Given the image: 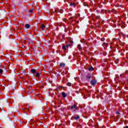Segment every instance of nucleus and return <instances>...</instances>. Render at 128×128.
<instances>
[{"label": "nucleus", "instance_id": "nucleus-20", "mask_svg": "<svg viewBox=\"0 0 128 128\" xmlns=\"http://www.w3.org/2000/svg\"><path fill=\"white\" fill-rule=\"evenodd\" d=\"M124 75V74H120V76H121V78H122Z\"/></svg>", "mask_w": 128, "mask_h": 128}, {"label": "nucleus", "instance_id": "nucleus-2", "mask_svg": "<svg viewBox=\"0 0 128 128\" xmlns=\"http://www.w3.org/2000/svg\"><path fill=\"white\" fill-rule=\"evenodd\" d=\"M92 74H88L86 76V80H90V78H92Z\"/></svg>", "mask_w": 128, "mask_h": 128}, {"label": "nucleus", "instance_id": "nucleus-26", "mask_svg": "<svg viewBox=\"0 0 128 128\" xmlns=\"http://www.w3.org/2000/svg\"><path fill=\"white\" fill-rule=\"evenodd\" d=\"M70 42H72V43H73L74 42H73V40H70Z\"/></svg>", "mask_w": 128, "mask_h": 128}, {"label": "nucleus", "instance_id": "nucleus-10", "mask_svg": "<svg viewBox=\"0 0 128 128\" xmlns=\"http://www.w3.org/2000/svg\"><path fill=\"white\" fill-rule=\"evenodd\" d=\"M39 76H40V72H36V77L39 78Z\"/></svg>", "mask_w": 128, "mask_h": 128}, {"label": "nucleus", "instance_id": "nucleus-31", "mask_svg": "<svg viewBox=\"0 0 128 128\" xmlns=\"http://www.w3.org/2000/svg\"><path fill=\"white\" fill-rule=\"evenodd\" d=\"M66 0H64V2H66Z\"/></svg>", "mask_w": 128, "mask_h": 128}, {"label": "nucleus", "instance_id": "nucleus-19", "mask_svg": "<svg viewBox=\"0 0 128 128\" xmlns=\"http://www.w3.org/2000/svg\"><path fill=\"white\" fill-rule=\"evenodd\" d=\"M116 114H120V112H118V111H116Z\"/></svg>", "mask_w": 128, "mask_h": 128}, {"label": "nucleus", "instance_id": "nucleus-23", "mask_svg": "<svg viewBox=\"0 0 128 128\" xmlns=\"http://www.w3.org/2000/svg\"><path fill=\"white\" fill-rule=\"evenodd\" d=\"M58 12H62L64 10H60Z\"/></svg>", "mask_w": 128, "mask_h": 128}, {"label": "nucleus", "instance_id": "nucleus-16", "mask_svg": "<svg viewBox=\"0 0 128 128\" xmlns=\"http://www.w3.org/2000/svg\"><path fill=\"white\" fill-rule=\"evenodd\" d=\"M46 26H44V24H41V28H45Z\"/></svg>", "mask_w": 128, "mask_h": 128}, {"label": "nucleus", "instance_id": "nucleus-30", "mask_svg": "<svg viewBox=\"0 0 128 128\" xmlns=\"http://www.w3.org/2000/svg\"><path fill=\"white\" fill-rule=\"evenodd\" d=\"M116 60H118V59H117Z\"/></svg>", "mask_w": 128, "mask_h": 128}, {"label": "nucleus", "instance_id": "nucleus-21", "mask_svg": "<svg viewBox=\"0 0 128 128\" xmlns=\"http://www.w3.org/2000/svg\"><path fill=\"white\" fill-rule=\"evenodd\" d=\"M70 46V44H66V48H68V46Z\"/></svg>", "mask_w": 128, "mask_h": 128}, {"label": "nucleus", "instance_id": "nucleus-13", "mask_svg": "<svg viewBox=\"0 0 128 128\" xmlns=\"http://www.w3.org/2000/svg\"><path fill=\"white\" fill-rule=\"evenodd\" d=\"M62 48L64 50H66V46L64 44L63 45Z\"/></svg>", "mask_w": 128, "mask_h": 128}, {"label": "nucleus", "instance_id": "nucleus-1", "mask_svg": "<svg viewBox=\"0 0 128 128\" xmlns=\"http://www.w3.org/2000/svg\"><path fill=\"white\" fill-rule=\"evenodd\" d=\"M90 84H91V86H96V84H97V80H92L90 82Z\"/></svg>", "mask_w": 128, "mask_h": 128}, {"label": "nucleus", "instance_id": "nucleus-33", "mask_svg": "<svg viewBox=\"0 0 128 128\" xmlns=\"http://www.w3.org/2000/svg\"><path fill=\"white\" fill-rule=\"evenodd\" d=\"M127 72H128V71Z\"/></svg>", "mask_w": 128, "mask_h": 128}, {"label": "nucleus", "instance_id": "nucleus-9", "mask_svg": "<svg viewBox=\"0 0 128 128\" xmlns=\"http://www.w3.org/2000/svg\"><path fill=\"white\" fill-rule=\"evenodd\" d=\"M78 50H80L82 48V46H81V44H78Z\"/></svg>", "mask_w": 128, "mask_h": 128}, {"label": "nucleus", "instance_id": "nucleus-5", "mask_svg": "<svg viewBox=\"0 0 128 128\" xmlns=\"http://www.w3.org/2000/svg\"><path fill=\"white\" fill-rule=\"evenodd\" d=\"M65 66H66V64H65L64 62H60V67H62V66L64 67Z\"/></svg>", "mask_w": 128, "mask_h": 128}, {"label": "nucleus", "instance_id": "nucleus-34", "mask_svg": "<svg viewBox=\"0 0 128 128\" xmlns=\"http://www.w3.org/2000/svg\"><path fill=\"white\" fill-rule=\"evenodd\" d=\"M14 128H15V127H14Z\"/></svg>", "mask_w": 128, "mask_h": 128}, {"label": "nucleus", "instance_id": "nucleus-28", "mask_svg": "<svg viewBox=\"0 0 128 128\" xmlns=\"http://www.w3.org/2000/svg\"><path fill=\"white\" fill-rule=\"evenodd\" d=\"M126 128H128V126H126Z\"/></svg>", "mask_w": 128, "mask_h": 128}, {"label": "nucleus", "instance_id": "nucleus-4", "mask_svg": "<svg viewBox=\"0 0 128 128\" xmlns=\"http://www.w3.org/2000/svg\"><path fill=\"white\" fill-rule=\"evenodd\" d=\"M30 72H32L33 74H34L36 72V70H35L34 68H32V70H30Z\"/></svg>", "mask_w": 128, "mask_h": 128}, {"label": "nucleus", "instance_id": "nucleus-25", "mask_svg": "<svg viewBox=\"0 0 128 128\" xmlns=\"http://www.w3.org/2000/svg\"><path fill=\"white\" fill-rule=\"evenodd\" d=\"M22 72H23V73H24V74H26V70H23Z\"/></svg>", "mask_w": 128, "mask_h": 128}, {"label": "nucleus", "instance_id": "nucleus-6", "mask_svg": "<svg viewBox=\"0 0 128 128\" xmlns=\"http://www.w3.org/2000/svg\"><path fill=\"white\" fill-rule=\"evenodd\" d=\"M62 98H66V92H62Z\"/></svg>", "mask_w": 128, "mask_h": 128}, {"label": "nucleus", "instance_id": "nucleus-22", "mask_svg": "<svg viewBox=\"0 0 128 128\" xmlns=\"http://www.w3.org/2000/svg\"><path fill=\"white\" fill-rule=\"evenodd\" d=\"M33 12V10H29L30 12Z\"/></svg>", "mask_w": 128, "mask_h": 128}, {"label": "nucleus", "instance_id": "nucleus-3", "mask_svg": "<svg viewBox=\"0 0 128 128\" xmlns=\"http://www.w3.org/2000/svg\"><path fill=\"white\" fill-rule=\"evenodd\" d=\"M25 28H30V24H25Z\"/></svg>", "mask_w": 128, "mask_h": 128}, {"label": "nucleus", "instance_id": "nucleus-24", "mask_svg": "<svg viewBox=\"0 0 128 128\" xmlns=\"http://www.w3.org/2000/svg\"><path fill=\"white\" fill-rule=\"evenodd\" d=\"M63 20H64V22H66V18H63Z\"/></svg>", "mask_w": 128, "mask_h": 128}, {"label": "nucleus", "instance_id": "nucleus-7", "mask_svg": "<svg viewBox=\"0 0 128 128\" xmlns=\"http://www.w3.org/2000/svg\"><path fill=\"white\" fill-rule=\"evenodd\" d=\"M74 108H76V104H74V106H71V110H74Z\"/></svg>", "mask_w": 128, "mask_h": 128}, {"label": "nucleus", "instance_id": "nucleus-29", "mask_svg": "<svg viewBox=\"0 0 128 128\" xmlns=\"http://www.w3.org/2000/svg\"><path fill=\"white\" fill-rule=\"evenodd\" d=\"M71 19H72V20H74V18H71Z\"/></svg>", "mask_w": 128, "mask_h": 128}, {"label": "nucleus", "instance_id": "nucleus-18", "mask_svg": "<svg viewBox=\"0 0 128 128\" xmlns=\"http://www.w3.org/2000/svg\"><path fill=\"white\" fill-rule=\"evenodd\" d=\"M100 16H96V18H100Z\"/></svg>", "mask_w": 128, "mask_h": 128}, {"label": "nucleus", "instance_id": "nucleus-15", "mask_svg": "<svg viewBox=\"0 0 128 128\" xmlns=\"http://www.w3.org/2000/svg\"><path fill=\"white\" fill-rule=\"evenodd\" d=\"M67 86H72V84L70 82H68Z\"/></svg>", "mask_w": 128, "mask_h": 128}, {"label": "nucleus", "instance_id": "nucleus-17", "mask_svg": "<svg viewBox=\"0 0 128 128\" xmlns=\"http://www.w3.org/2000/svg\"><path fill=\"white\" fill-rule=\"evenodd\" d=\"M101 12L104 14V12H106V11L104 10H101Z\"/></svg>", "mask_w": 128, "mask_h": 128}, {"label": "nucleus", "instance_id": "nucleus-14", "mask_svg": "<svg viewBox=\"0 0 128 128\" xmlns=\"http://www.w3.org/2000/svg\"><path fill=\"white\" fill-rule=\"evenodd\" d=\"M3 70L2 68H0V74H2Z\"/></svg>", "mask_w": 128, "mask_h": 128}, {"label": "nucleus", "instance_id": "nucleus-27", "mask_svg": "<svg viewBox=\"0 0 128 128\" xmlns=\"http://www.w3.org/2000/svg\"><path fill=\"white\" fill-rule=\"evenodd\" d=\"M114 40H116L117 38H114Z\"/></svg>", "mask_w": 128, "mask_h": 128}, {"label": "nucleus", "instance_id": "nucleus-11", "mask_svg": "<svg viewBox=\"0 0 128 128\" xmlns=\"http://www.w3.org/2000/svg\"><path fill=\"white\" fill-rule=\"evenodd\" d=\"M70 6H76V4H75V3H74V2H71V3H70Z\"/></svg>", "mask_w": 128, "mask_h": 128}, {"label": "nucleus", "instance_id": "nucleus-12", "mask_svg": "<svg viewBox=\"0 0 128 128\" xmlns=\"http://www.w3.org/2000/svg\"><path fill=\"white\" fill-rule=\"evenodd\" d=\"M94 68L92 66L88 68V70H94Z\"/></svg>", "mask_w": 128, "mask_h": 128}, {"label": "nucleus", "instance_id": "nucleus-32", "mask_svg": "<svg viewBox=\"0 0 128 128\" xmlns=\"http://www.w3.org/2000/svg\"><path fill=\"white\" fill-rule=\"evenodd\" d=\"M68 2H68V1H67Z\"/></svg>", "mask_w": 128, "mask_h": 128}, {"label": "nucleus", "instance_id": "nucleus-8", "mask_svg": "<svg viewBox=\"0 0 128 128\" xmlns=\"http://www.w3.org/2000/svg\"><path fill=\"white\" fill-rule=\"evenodd\" d=\"M74 119H76V120H77L78 119L80 118V115H77L76 116H74Z\"/></svg>", "mask_w": 128, "mask_h": 128}]
</instances>
